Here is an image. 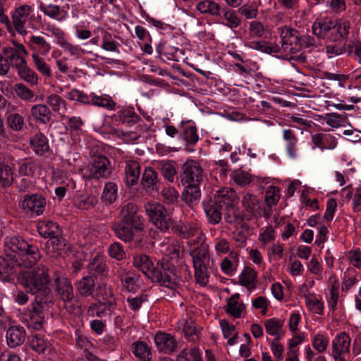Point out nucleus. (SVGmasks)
<instances>
[{
    "label": "nucleus",
    "mask_w": 361,
    "mask_h": 361,
    "mask_svg": "<svg viewBox=\"0 0 361 361\" xmlns=\"http://www.w3.org/2000/svg\"><path fill=\"white\" fill-rule=\"evenodd\" d=\"M144 228L140 208L133 202H127L119 207L118 220L111 226L118 239L135 247H141L144 244Z\"/></svg>",
    "instance_id": "obj_1"
},
{
    "label": "nucleus",
    "mask_w": 361,
    "mask_h": 361,
    "mask_svg": "<svg viewBox=\"0 0 361 361\" xmlns=\"http://www.w3.org/2000/svg\"><path fill=\"white\" fill-rule=\"evenodd\" d=\"M283 325L284 320L277 318H271L264 322L266 332L274 336V338H281L285 334Z\"/></svg>",
    "instance_id": "obj_32"
},
{
    "label": "nucleus",
    "mask_w": 361,
    "mask_h": 361,
    "mask_svg": "<svg viewBox=\"0 0 361 361\" xmlns=\"http://www.w3.org/2000/svg\"><path fill=\"white\" fill-rule=\"evenodd\" d=\"M201 244L197 247L190 248V255L192 257L196 283L205 286L209 283L210 268V256L209 245L203 242L202 236H200Z\"/></svg>",
    "instance_id": "obj_6"
},
{
    "label": "nucleus",
    "mask_w": 361,
    "mask_h": 361,
    "mask_svg": "<svg viewBox=\"0 0 361 361\" xmlns=\"http://www.w3.org/2000/svg\"><path fill=\"white\" fill-rule=\"evenodd\" d=\"M145 211L150 221L160 231H166L172 225L170 212L165 207L157 202H147Z\"/></svg>",
    "instance_id": "obj_10"
},
{
    "label": "nucleus",
    "mask_w": 361,
    "mask_h": 361,
    "mask_svg": "<svg viewBox=\"0 0 361 361\" xmlns=\"http://www.w3.org/2000/svg\"><path fill=\"white\" fill-rule=\"evenodd\" d=\"M16 95L23 100H30L34 97V92L23 83H16L13 87Z\"/></svg>",
    "instance_id": "obj_61"
},
{
    "label": "nucleus",
    "mask_w": 361,
    "mask_h": 361,
    "mask_svg": "<svg viewBox=\"0 0 361 361\" xmlns=\"http://www.w3.org/2000/svg\"><path fill=\"white\" fill-rule=\"evenodd\" d=\"M224 18L226 20L224 24L231 29L238 27L241 23V20L236 12L231 9H224Z\"/></svg>",
    "instance_id": "obj_56"
},
{
    "label": "nucleus",
    "mask_w": 361,
    "mask_h": 361,
    "mask_svg": "<svg viewBox=\"0 0 361 361\" xmlns=\"http://www.w3.org/2000/svg\"><path fill=\"white\" fill-rule=\"evenodd\" d=\"M30 146L35 153L39 156H46L49 153L50 147L47 137L42 133L34 135L30 140Z\"/></svg>",
    "instance_id": "obj_25"
},
{
    "label": "nucleus",
    "mask_w": 361,
    "mask_h": 361,
    "mask_svg": "<svg viewBox=\"0 0 361 361\" xmlns=\"http://www.w3.org/2000/svg\"><path fill=\"white\" fill-rule=\"evenodd\" d=\"M7 124L13 130H22L25 126L24 117L18 113L11 114L7 118Z\"/></svg>",
    "instance_id": "obj_58"
},
{
    "label": "nucleus",
    "mask_w": 361,
    "mask_h": 361,
    "mask_svg": "<svg viewBox=\"0 0 361 361\" xmlns=\"http://www.w3.org/2000/svg\"><path fill=\"white\" fill-rule=\"evenodd\" d=\"M201 183L185 184V188L182 193L183 200L190 204L200 200L201 191L200 185Z\"/></svg>",
    "instance_id": "obj_39"
},
{
    "label": "nucleus",
    "mask_w": 361,
    "mask_h": 361,
    "mask_svg": "<svg viewBox=\"0 0 361 361\" xmlns=\"http://www.w3.org/2000/svg\"><path fill=\"white\" fill-rule=\"evenodd\" d=\"M180 181L183 185L202 183L204 178V171L197 162L193 160L187 161L182 167Z\"/></svg>",
    "instance_id": "obj_13"
},
{
    "label": "nucleus",
    "mask_w": 361,
    "mask_h": 361,
    "mask_svg": "<svg viewBox=\"0 0 361 361\" xmlns=\"http://www.w3.org/2000/svg\"><path fill=\"white\" fill-rule=\"evenodd\" d=\"M183 246L177 240L172 241L166 248V253L171 259H178L183 253Z\"/></svg>",
    "instance_id": "obj_63"
},
{
    "label": "nucleus",
    "mask_w": 361,
    "mask_h": 361,
    "mask_svg": "<svg viewBox=\"0 0 361 361\" xmlns=\"http://www.w3.org/2000/svg\"><path fill=\"white\" fill-rule=\"evenodd\" d=\"M213 200L223 207L238 205L239 202L236 192L231 188H224L218 190Z\"/></svg>",
    "instance_id": "obj_21"
},
{
    "label": "nucleus",
    "mask_w": 361,
    "mask_h": 361,
    "mask_svg": "<svg viewBox=\"0 0 361 361\" xmlns=\"http://www.w3.org/2000/svg\"><path fill=\"white\" fill-rule=\"evenodd\" d=\"M117 116L119 121L122 123H126L129 126H133L141 121L140 116L135 113L132 107H127L118 111Z\"/></svg>",
    "instance_id": "obj_40"
},
{
    "label": "nucleus",
    "mask_w": 361,
    "mask_h": 361,
    "mask_svg": "<svg viewBox=\"0 0 361 361\" xmlns=\"http://www.w3.org/2000/svg\"><path fill=\"white\" fill-rule=\"evenodd\" d=\"M47 244L51 245L54 250L66 251L70 248V244L66 238L61 236V233L49 238Z\"/></svg>",
    "instance_id": "obj_53"
},
{
    "label": "nucleus",
    "mask_w": 361,
    "mask_h": 361,
    "mask_svg": "<svg viewBox=\"0 0 361 361\" xmlns=\"http://www.w3.org/2000/svg\"><path fill=\"white\" fill-rule=\"evenodd\" d=\"M47 103L54 112L64 115L67 111V102L56 94H51L47 97Z\"/></svg>",
    "instance_id": "obj_41"
},
{
    "label": "nucleus",
    "mask_w": 361,
    "mask_h": 361,
    "mask_svg": "<svg viewBox=\"0 0 361 361\" xmlns=\"http://www.w3.org/2000/svg\"><path fill=\"white\" fill-rule=\"evenodd\" d=\"M54 303V298H35L30 307L23 312V317L27 326L35 330H39L44 323L45 313Z\"/></svg>",
    "instance_id": "obj_8"
},
{
    "label": "nucleus",
    "mask_w": 361,
    "mask_h": 361,
    "mask_svg": "<svg viewBox=\"0 0 361 361\" xmlns=\"http://www.w3.org/2000/svg\"><path fill=\"white\" fill-rule=\"evenodd\" d=\"M66 97L71 101H77L85 104H90L91 99L83 91L78 89H73L66 94Z\"/></svg>",
    "instance_id": "obj_60"
},
{
    "label": "nucleus",
    "mask_w": 361,
    "mask_h": 361,
    "mask_svg": "<svg viewBox=\"0 0 361 361\" xmlns=\"http://www.w3.org/2000/svg\"><path fill=\"white\" fill-rule=\"evenodd\" d=\"M117 305V301H101L92 303L87 310L88 315L102 318L111 315Z\"/></svg>",
    "instance_id": "obj_18"
},
{
    "label": "nucleus",
    "mask_w": 361,
    "mask_h": 361,
    "mask_svg": "<svg viewBox=\"0 0 361 361\" xmlns=\"http://www.w3.org/2000/svg\"><path fill=\"white\" fill-rule=\"evenodd\" d=\"M280 199V189L277 186H270L266 191L264 202L268 207L276 205Z\"/></svg>",
    "instance_id": "obj_54"
},
{
    "label": "nucleus",
    "mask_w": 361,
    "mask_h": 361,
    "mask_svg": "<svg viewBox=\"0 0 361 361\" xmlns=\"http://www.w3.org/2000/svg\"><path fill=\"white\" fill-rule=\"evenodd\" d=\"M204 210L209 224L216 225L221 222L222 219V212L224 207L213 199H210L204 204Z\"/></svg>",
    "instance_id": "obj_22"
},
{
    "label": "nucleus",
    "mask_w": 361,
    "mask_h": 361,
    "mask_svg": "<svg viewBox=\"0 0 361 361\" xmlns=\"http://www.w3.org/2000/svg\"><path fill=\"white\" fill-rule=\"evenodd\" d=\"M329 345V339L322 334H316L312 341L313 348L319 353H322L327 349Z\"/></svg>",
    "instance_id": "obj_62"
},
{
    "label": "nucleus",
    "mask_w": 361,
    "mask_h": 361,
    "mask_svg": "<svg viewBox=\"0 0 361 361\" xmlns=\"http://www.w3.org/2000/svg\"><path fill=\"white\" fill-rule=\"evenodd\" d=\"M118 197V187L114 182H107L104 188L102 200L108 204H113Z\"/></svg>",
    "instance_id": "obj_44"
},
{
    "label": "nucleus",
    "mask_w": 361,
    "mask_h": 361,
    "mask_svg": "<svg viewBox=\"0 0 361 361\" xmlns=\"http://www.w3.org/2000/svg\"><path fill=\"white\" fill-rule=\"evenodd\" d=\"M306 305L314 313L323 314V303L317 298L314 293L304 295Z\"/></svg>",
    "instance_id": "obj_49"
},
{
    "label": "nucleus",
    "mask_w": 361,
    "mask_h": 361,
    "mask_svg": "<svg viewBox=\"0 0 361 361\" xmlns=\"http://www.w3.org/2000/svg\"><path fill=\"white\" fill-rule=\"evenodd\" d=\"M178 324V328H182L185 336L189 341H194L197 339V330L192 321L183 320Z\"/></svg>",
    "instance_id": "obj_51"
},
{
    "label": "nucleus",
    "mask_w": 361,
    "mask_h": 361,
    "mask_svg": "<svg viewBox=\"0 0 361 361\" xmlns=\"http://www.w3.org/2000/svg\"><path fill=\"white\" fill-rule=\"evenodd\" d=\"M53 280L56 296L64 302H71L74 291L71 280L58 271H54Z\"/></svg>",
    "instance_id": "obj_12"
},
{
    "label": "nucleus",
    "mask_w": 361,
    "mask_h": 361,
    "mask_svg": "<svg viewBox=\"0 0 361 361\" xmlns=\"http://www.w3.org/2000/svg\"><path fill=\"white\" fill-rule=\"evenodd\" d=\"M2 54L6 56L9 67L13 68L22 80L32 85L37 84V74L28 66L26 56L4 50H2Z\"/></svg>",
    "instance_id": "obj_9"
},
{
    "label": "nucleus",
    "mask_w": 361,
    "mask_h": 361,
    "mask_svg": "<svg viewBox=\"0 0 361 361\" xmlns=\"http://www.w3.org/2000/svg\"><path fill=\"white\" fill-rule=\"evenodd\" d=\"M195 126H188L184 128L181 137L188 145H195L199 140V136Z\"/></svg>",
    "instance_id": "obj_55"
},
{
    "label": "nucleus",
    "mask_w": 361,
    "mask_h": 361,
    "mask_svg": "<svg viewBox=\"0 0 361 361\" xmlns=\"http://www.w3.org/2000/svg\"><path fill=\"white\" fill-rule=\"evenodd\" d=\"M75 287L82 297L92 296L95 290V281L92 276H85L76 282Z\"/></svg>",
    "instance_id": "obj_30"
},
{
    "label": "nucleus",
    "mask_w": 361,
    "mask_h": 361,
    "mask_svg": "<svg viewBox=\"0 0 361 361\" xmlns=\"http://www.w3.org/2000/svg\"><path fill=\"white\" fill-rule=\"evenodd\" d=\"M158 169L165 179L170 183H173L177 179V173L175 163L172 161H161L159 163Z\"/></svg>",
    "instance_id": "obj_43"
},
{
    "label": "nucleus",
    "mask_w": 361,
    "mask_h": 361,
    "mask_svg": "<svg viewBox=\"0 0 361 361\" xmlns=\"http://www.w3.org/2000/svg\"><path fill=\"white\" fill-rule=\"evenodd\" d=\"M242 205L245 212L250 215L253 216L257 212H259L261 203L259 200L255 195L246 193L242 199Z\"/></svg>",
    "instance_id": "obj_37"
},
{
    "label": "nucleus",
    "mask_w": 361,
    "mask_h": 361,
    "mask_svg": "<svg viewBox=\"0 0 361 361\" xmlns=\"http://www.w3.org/2000/svg\"><path fill=\"white\" fill-rule=\"evenodd\" d=\"M31 349L41 354L44 353L47 348L48 342L39 335H34L30 341Z\"/></svg>",
    "instance_id": "obj_59"
},
{
    "label": "nucleus",
    "mask_w": 361,
    "mask_h": 361,
    "mask_svg": "<svg viewBox=\"0 0 361 361\" xmlns=\"http://www.w3.org/2000/svg\"><path fill=\"white\" fill-rule=\"evenodd\" d=\"M37 168L38 165L35 161H24L20 164L18 173L24 176H32Z\"/></svg>",
    "instance_id": "obj_64"
},
{
    "label": "nucleus",
    "mask_w": 361,
    "mask_h": 361,
    "mask_svg": "<svg viewBox=\"0 0 361 361\" xmlns=\"http://www.w3.org/2000/svg\"><path fill=\"white\" fill-rule=\"evenodd\" d=\"M239 262V255L235 251H231L228 257H224L221 263V269L222 271L228 276H232Z\"/></svg>",
    "instance_id": "obj_35"
},
{
    "label": "nucleus",
    "mask_w": 361,
    "mask_h": 361,
    "mask_svg": "<svg viewBox=\"0 0 361 361\" xmlns=\"http://www.w3.org/2000/svg\"><path fill=\"white\" fill-rule=\"evenodd\" d=\"M157 350L164 354H171L177 350L178 342L170 334L159 331L154 336Z\"/></svg>",
    "instance_id": "obj_16"
},
{
    "label": "nucleus",
    "mask_w": 361,
    "mask_h": 361,
    "mask_svg": "<svg viewBox=\"0 0 361 361\" xmlns=\"http://www.w3.org/2000/svg\"><path fill=\"white\" fill-rule=\"evenodd\" d=\"M88 271L91 274L105 276L108 274L106 262L99 255H96L88 265Z\"/></svg>",
    "instance_id": "obj_42"
},
{
    "label": "nucleus",
    "mask_w": 361,
    "mask_h": 361,
    "mask_svg": "<svg viewBox=\"0 0 361 361\" xmlns=\"http://www.w3.org/2000/svg\"><path fill=\"white\" fill-rule=\"evenodd\" d=\"M133 266L141 271L149 279L150 273L154 268L151 257L145 254H137L133 257Z\"/></svg>",
    "instance_id": "obj_31"
},
{
    "label": "nucleus",
    "mask_w": 361,
    "mask_h": 361,
    "mask_svg": "<svg viewBox=\"0 0 361 361\" xmlns=\"http://www.w3.org/2000/svg\"><path fill=\"white\" fill-rule=\"evenodd\" d=\"M16 262L10 257L0 256V281L11 282L16 273Z\"/></svg>",
    "instance_id": "obj_20"
},
{
    "label": "nucleus",
    "mask_w": 361,
    "mask_h": 361,
    "mask_svg": "<svg viewBox=\"0 0 361 361\" xmlns=\"http://www.w3.org/2000/svg\"><path fill=\"white\" fill-rule=\"evenodd\" d=\"M32 12V6L27 4L19 6L12 12L11 20L13 27L22 36L27 34L25 23L28 20H33L35 17L31 15Z\"/></svg>",
    "instance_id": "obj_11"
},
{
    "label": "nucleus",
    "mask_w": 361,
    "mask_h": 361,
    "mask_svg": "<svg viewBox=\"0 0 361 361\" xmlns=\"http://www.w3.org/2000/svg\"><path fill=\"white\" fill-rule=\"evenodd\" d=\"M141 185L149 191H158L160 181L157 172L152 167L146 168L142 173Z\"/></svg>",
    "instance_id": "obj_23"
},
{
    "label": "nucleus",
    "mask_w": 361,
    "mask_h": 361,
    "mask_svg": "<svg viewBox=\"0 0 361 361\" xmlns=\"http://www.w3.org/2000/svg\"><path fill=\"white\" fill-rule=\"evenodd\" d=\"M133 352L135 356L142 361H150L152 359L150 349L145 342L137 341L133 343Z\"/></svg>",
    "instance_id": "obj_46"
},
{
    "label": "nucleus",
    "mask_w": 361,
    "mask_h": 361,
    "mask_svg": "<svg viewBox=\"0 0 361 361\" xmlns=\"http://www.w3.org/2000/svg\"><path fill=\"white\" fill-rule=\"evenodd\" d=\"M18 281L27 293L35 295V298H54L49 287V268L45 264H39L32 269L20 271Z\"/></svg>",
    "instance_id": "obj_2"
},
{
    "label": "nucleus",
    "mask_w": 361,
    "mask_h": 361,
    "mask_svg": "<svg viewBox=\"0 0 361 361\" xmlns=\"http://www.w3.org/2000/svg\"><path fill=\"white\" fill-rule=\"evenodd\" d=\"M66 128L69 131L72 136L79 135L82 132L84 122L79 116H72L66 118Z\"/></svg>",
    "instance_id": "obj_48"
},
{
    "label": "nucleus",
    "mask_w": 361,
    "mask_h": 361,
    "mask_svg": "<svg viewBox=\"0 0 361 361\" xmlns=\"http://www.w3.org/2000/svg\"><path fill=\"white\" fill-rule=\"evenodd\" d=\"M178 361H202L201 355L197 348L183 349L177 357Z\"/></svg>",
    "instance_id": "obj_52"
},
{
    "label": "nucleus",
    "mask_w": 361,
    "mask_h": 361,
    "mask_svg": "<svg viewBox=\"0 0 361 361\" xmlns=\"http://www.w3.org/2000/svg\"><path fill=\"white\" fill-rule=\"evenodd\" d=\"M30 113L34 119L40 123L47 124L51 119V111L45 104H35L32 106Z\"/></svg>",
    "instance_id": "obj_33"
},
{
    "label": "nucleus",
    "mask_w": 361,
    "mask_h": 361,
    "mask_svg": "<svg viewBox=\"0 0 361 361\" xmlns=\"http://www.w3.org/2000/svg\"><path fill=\"white\" fill-rule=\"evenodd\" d=\"M26 331L24 327L17 325L10 326L6 334L7 345L14 348L21 345L25 341Z\"/></svg>",
    "instance_id": "obj_19"
},
{
    "label": "nucleus",
    "mask_w": 361,
    "mask_h": 361,
    "mask_svg": "<svg viewBox=\"0 0 361 361\" xmlns=\"http://www.w3.org/2000/svg\"><path fill=\"white\" fill-rule=\"evenodd\" d=\"M32 58L36 68L45 77L51 76V71L46 61L38 54H32Z\"/></svg>",
    "instance_id": "obj_57"
},
{
    "label": "nucleus",
    "mask_w": 361,
    "mask_h": 361,
    "mask_svg": "<svg viewBox=\"0 0 361 361\" xmlns=\"http://www.w3.org/2000/svg\"><path fill=\"white\" fill-rule=\"evenodd\" d=\"M92 105L104 107L109 110H114L116 107L115 102L108 95L96 96L92 94L91 102Z\"/></svg>",
    "instance_id": "obj_50"
},
{
    "label": "nucleus",
    "mask_w": 361,
    "mask_h": 361,
    "mask_svg": "<svg viewBox=\"0 0 361 361\" xmlns=\"http://www.w3.org/2000/svg\"><path fill=\"white\" fill-rule=\"evenodd\" d=\"M112 172L110 161L102 155H95L92 158V164L90 168V178L96 180L107 178Z\"/></svg>",
    "instance_id": "obj_15"
},
{
    "label": "nucleus",
    "mask_w": 361,
    "mask_h": 361,
    "mask_svg": "<svg viewBox=\"0 0 361 361\" xmlns=\"http://www.w3.org/2000/svg\"><path fill=\"white\" fill-rule=\"evenodd\" d=\"M196 8L202 13L210 14L212 16H219L220 13V6L214 1L204 0L200 1L196 5Z\"/></svg>",
    "instance_id": "obj_47"
},
{
    "label": "nucleus",
    "mask_w": 361,
    "mask_h": 361,
    "mask_svg": "<svg viewBox=\"0 0 361 361\" xmlns=\"http://www.w3.org/2000/svg\"><path fill=\"white\" fill-rule=\"evenodd\" d=\"M74 205L80 210H90L98 203L97 197L92 194H76L73 198Z\"/></svg>",
    "instance_id": "obj_27"
},
{
    "label": "nucleus",
    "mask_w": 361,
    "mask_h": 361,
    "mask_svg": "<svg viewBox=\"0 0 361 361\" xmlns=\"http://www.w3.org/2000/svg\"><path fill=\"white\" fill-rule=\"evenodd\" d=\"M23 210L32 215L42 214L47 207V200L44 195L39 193L25 195L20 202Z\"/></svg>",
    "instance_id": "obj_14"
},
{
    "label": "nucleus",
    "mask_w": 361,
    "mask_h": 361,
    "mask_svg": "<svg viewBox=\"0 0 361 361\" xmlns=\"http://www.w3.org/2000/svg\"><path fill=\"white\" fill-rule=\"evenodd\" d=\"M224 219L229 224L240 225L245 221V215L239 212L238 205L224 207Z\"/></svg>",
    "instance_id": "obj_36"
},
{
    "label": "nucleus",
    "mask_w": 361,
    "mask_h": 361,
    "mask_svg": "<svg viewBox=\"0 0 361 361\" xmlns=\"http://www.w3.org/2000/svg\"><path fill=\"white\" fill-rule=\"evenodd\" d=\"M13 180L11 168L6 164L5 157L0 154V185L2 187H8Z\"/></svg>",
    "instance_id": "obj_38"
},
{
    "label": "nucleus",
    "mask_w": 361,
    "mask_h": 361,
    "mask_svg": "<svg viewBox=\"0 0 361 361\" xmlns=\"http://www.w3.org/2000/svg\"><path fill=\"white\" fill-rule=\"evenodd\" d=\"M27 44L30 49L39 55H47L51 48V44L41 35H32Z\"/></svg>",
    "instance_id": "obj_29"
},
{
    "label": "nucleus",
    "mask_w": 361,
    "mask_h": 361,
    "mask_svg": "<svg viewBox=\"0 0 361 361\" xmlns=\"http://www.w3.org/2000/svg\"><path fill=\"white\" fill-rule=\"evenodd\" d=\"M4 246L6 256L13 258L19 267L32 268L42 258L39 247L19 235L6 237Z\"/></svg>",
    "instance_id": "obj_3"
},
{
    "label": "nucleus",
    "mask_w": 361,
    "mask_h": 361,
    "mask_svg": "<svg viewBox=\"0 0 361 361\" xmlns=\"http://www.w3.org/2000/svg\"><path fill=\"white\" fill-rule=\"evenodd\" d=\"M149 273V279L153 282L171 290H176L180 285V277L176 266L168 260L158 261L152 271Z\"/></svg>",
    "instance_id": "obj_7"
},
{
    "label": "nucleus",
    "mask_w": 361,
    "mask_h": 361,
    "mask_svg": "<svg viewBox=\"0 0 361 361\" xmlns=\"http://www.w3.org/2000/svg\"><path fill=\"white\" fill-rule=\"evenodd\" d=\"M174 231L176 233L185 238H190L192 236L197 235L196 239H191L188 242L191 247L192 245H194V247H197L201 244V240L199 239L200 236H202L203 242L205 243L204 235L201 231H200L199 228L193 224L189 223H183L182 224H179L175 226Z\"/></svg>",
    "instance_id": "obj_17"
},
{
    "label": "nucleus",
    "mask_w": 361,
    "mask_h": 361,
    "mask_svg": "<svg viewBox=\"0 0 361 361\" xmlns=\"http://www.w3.org/2000/svg\"><path fill=\"white\" fill-rule=\"evenodd\" d=\"M257 276L256 271L250 267H245L239 278V283L240 285L249 288L250 286L255 287V282Z\"/></svg>",
    "instance_id": "obj_45"
},
{
    "label": "nucleus",
    "mask_w": 361,
    "mask_h": 361,
    "mask_svg": "<svg viewBox=\"0 0 361 361\" xmlns=\"http://www.w3.org/2000/svg\"><path fill=\"white\" fill-rule=\"evenodd\" d=\"M239 298V293H235L227 300L226 311L235 318H240L245 310V305L238 301Z\"/></svg>",
    "instance_id": "obj_34"
},
{
    "label": "nucleus",
    "mask_w": 361,
    "mask_h": 361,
    "mask_svg": "<svg viewBox=\"0 0 361 361\" xmlns=\"http://www.w3.org/2000/svg\"><path fill=\"white\" fill-rule=\"evenodd\" d=\"M280 35L281 46L280 53L284 59L297 61L301 63L306 61V56L302 54H298L301 50L299 32L293 27L283 26L278 28Z\"/></svg>",
    "instance_id": "obj_5"
},
{
    "label": "nucleus",
    "mask_w": 361,
    "mask_h": 361,
    "mask_svg": "<svg viewBox=\"0 0 361 361\" xmlns=\"http://www.w3.org/2000/svg\"><path fill=\"white\" fill-rule=\"evenodd\" d=\"M312 32L319 38L326 37L329 33V39L334 42L346 40L350 28L349 21H334L328 18L317 19L312 25Z\"/></svg>",
    "instance_id": "obj_4"
},
{
    "label": "nucleus",
    "mask_w": 361,
    "mask_h": 361,
    "mask_svg": "<svg viewBox=\"0 0 361 361\" xmlns=\"http://www.w3.org/2000/svg\"><path fill=\"white\" fill-rule=\"evenodd\" d=\"M37 231L39 235L44 238H51L56 235H60L61 233L59 224L50 220L39 221L37 224Z\"/></svg>",
    "instance_id": "obj_28"
},
{
    "label": "nucleus",
    "mask_w": 361,
    "mask_h": 361,
    "mask_svg": "<svg viewBox=\"0 0 361 361\" xmlns=\"http://www.w3.org/2000/svg\"><path fill=\"white\" fill-rule=\"evenodd\" d=\"M350 341L346 332L340 333L332 341L331 354L350 355Z\"/></svg>",
    "instance_id": "obj_24"
},
{
    "label": "nucleus",
    "mask_w": 361,
    "mask_h": 361,
    "mask_svg": "<svg viewBox=\"0 0 361 361\" xmlns=\"http://www.w3.org/2000/svg\"><path fill=\"white\" fill-rule=\"evenodd\" d=\"M140 174V165L137 161H129L125 168L124 181L128 187H132L137 183Z\"/></svg>",
    "instance_id": "obj_26"
}]
</instances>
